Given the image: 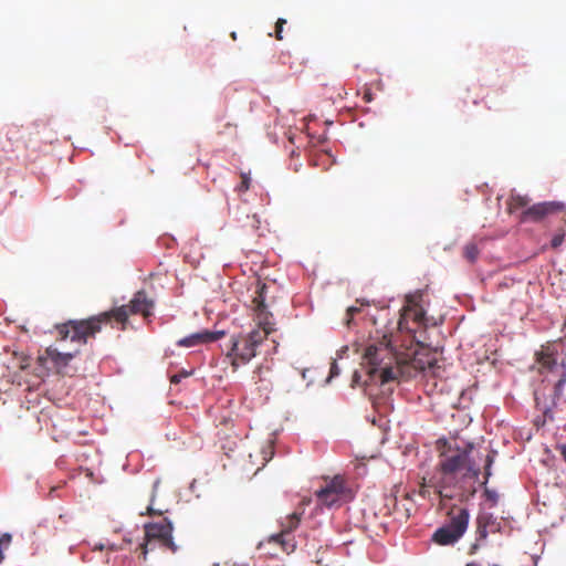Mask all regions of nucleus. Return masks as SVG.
Here are the masks:
<instances>
[{
  "instance_id": "nucleus-1",
  "label": "nucleus",
  "mask_w": 566,
  "mask_h": 566,
  "mask_svg": "<svg viewBox=\"0 0 566 566\" xmlns=\"http://www.w3.org/2000/svg\"><path fill=\"white\" fill-rule=\"evenodd\" d=\"M154 306V300L142 290L134 294L128 304L115 306L86 319H72L56 325V331L61 340L70 339L86 344L102 331V325L111 324L119 331H126L129 315L140 314L144 318H148L153 315Z\"/></svg>"
},
{
  "instance_id": "nucleus-2",
  "label": "nucleus",
  "mask_w": 566,
  "mask_h": 566,
  "mask_svg": "<svg viewBox=\"0 0 566 566\" xmlns=\"http://www.w3.org/2000/svg\"><path fill=\"white\" fill-rule=\"evenodd\" d=\"M473 444L469 443L464 448H460L446 439L437 441V450L439 452V462L437 471L440 478L437 483H432L436 493L441 497L451 499L452 495L444 494L443 491L450 488L465 489L467 480H478L480 469L470 459Z\"/></svg>"
},
{
  "instance_id": "nucleus-3",
  "label": "nucleus",
  "mask_w": 566,
  "mask_h": 566,
  "mask_svg": "<svg viewBox=\"0 0 566 566\" xmlns=\"http://www.w3.org/2000/svg\"><path fill=\"white\" fill-rule=\"evenodd\" d=\"M361 368L368 376L366 382L385 385L397 380L402 374V366L392 346V334L384 332L371 338L361 357Z\"/></svg>"
},
{
  "instance_id": "nucleus-4",
  "label": "nucleus",
  "mask_w": 566,
  "mask_h": 566,
  "mask_svg": "<svg viewBox=\"0 0 566 566\" xmlns=\"http://www.w3.org/2000/svg\"><path fill=\"white\" fill-rule=\"evenodd\" d=\"M265 339L266 333L261 329L231 335L226 345V358L230 360L233 370L249 364L259 354V348Z\"/></svg>"
},
{
  "instance_id": "nucleus-5",
  "label": "nucleus",
  "mask_w": 566,
  "mask_h": 566,
  "mask_svg": "<svg viewBox=\"0 0 566 566\" xmlns=\"http://www.w3.org/2000/svg\"><path fill=\"white\" fill-rule=\"evenodd\" d=\"M448 522L436 530L431 537L433 543L441 546L455 544L463 536L469 525L470 515L465 507L453 506L448 512Z\"/></svg>"
},
{
  "instance_id": "nucleus-6",
  "label": "nucleus",
  "mask_w": 566,
  "mask_h": 566,
  "mask_svg": "<svg viewBox=\"0 0 566 566\" xmlns=\"http://www.w3.org/2000/svg\"><path fill=\"white\" fill-rule=\"evenodd\" d=\"M145 539L146 542L140 545L144 558L149 551L154 549L156 543H158L161 547L171 551L172 553L177 551V546L172 539V525L167 518H164L157 523L146 524Z\"/></svg>"
},
{
  "instance_id": "nucleus-7",
  "label": "nucleus",
  "mask_w": 566,
  "mask_h": 566,
  "mask_svg": "<svg viewBox=\"0 0 566 566\" xmlns=\"http://www.w3.org/2000/svg\"><path fill=\"white\" fill-rule=\"evenodd\" d=\"M422 294L416 293L406 297V305L402 307L398 328L408 333H416L418 328L426 327L428 318L420 305Z\"/></svg>"
},
{
  "instance_id": "nucleus-8",
  "label": "nucleus",
  "mask_w": 566,
  "mask_h": 566,
  "mask_svg": "<svg viewBox=\"0 0 566 566\" xmlns=\"http://www.w3.org/2000/svg\"><path fill=\"white\" fill-rule=\"evenodd\" d=\"M303 513L304 509L301 512L296 511L287 515L281 522V532L279 534L271 535L264 543H261V546L265 544H273L279 546L283 553H293L296 548V541L292 535V532L298 527Z\"/></svg>"
},
{
  "instance_id": "nucleus-9",
  "label": "nucleus",
  "mask_w": 566,
  "mask_h": 566,
  "mask_svg": "<svg viewBox=\"0 0 566 566\" xmlns=\"http://www.w3.org/2000/svg\"><path fill=\"white\" fill-rule=\"evenodd\" d=\"M346 493V482L343 475L326 479V485L315 492L317 503L322 506L333 507L338 505Z\"/></svg>"
},
{
  "instance_id": "nucleus-10",
  "label": "nucleus",
  "mask_w": 566,
  "mask_h": 566,
  "mask_svg": "<svg viewBox=\"0 0 566 566\" xmlns=\"http://www.w3.org/2000/svg\"><path fill=\"white\" fill-rule=\"evenodd\" d=\"M265 284L261 285L253 297L252 304L254 308V322L256 326L253 329H261L266 333V337L274 331L273 315L268 311L265 305Z\"/></svg>"
},
{
  "instance_id": "nucleus-11",
  "label": "nucleus",
  "mask_w": 566,
  "mask_h": 566,
  "mask_svg": "<svg viewBox=\"0 0 566 566\" xmlns=\"http://www.w3.org/2000/svg\"><path fill=\"white\" fill-rule=\"evenodd\" d=\"M566 213V206L563 202L559 201H546V202H539L536 205H533L532 207L525 209L521 216L520 221L521 222H539L545 217L549 214L555 213Z\"/></svg>"
},
{
  "instance_id": "nucleus-12",
  "label": "nucleus",
  "mask_w": 566,
  "mask_h": 566,
  "mask_svg": "<svg viewBox=\"0 0 566 566\" xmlns=\"http://www.w3.org/2000/svg\"><path fill=\"white\" fill-rule=\"evenodd\" d=\"M537 364L539 373H556L559 378L555 384L556 390H560L566 382V375L563 367L557 364L556 354L549 348L543 349L537 354Z\"/></svg>"
},
{
  "instance_id": "nucleus-13",
  "label": "nucleus",
  "mask_w": 566,
  "mask_h": 566,
  "mask_svg": "<svg viewBox=\"0 0 566 566\" xmlns=\"http://www.w3.org/2000/svg\"><path fill=\"white\" fill-rule=\"evenodd\" d=\"M502 532V522L494 517L491 513H482L476 518V539L471 546V552L474 553L481 541L486 539L490 533Z\"/></svg>"
},
{
  "instance_id": "nucleus-14",
  "label": "nucleus",
  "mask_w": 566,
  "mask_h": 566,
  "mask_svg": "<svg viewBox=\"0 0 566 566\" xmlns=\"http://www.w3.org/2000/svg\"><path fill=\"white\" fill-rule=\"evenodd\" d=\"M224 336V332H210V331H203L198 332L195 334H191L187 337H184L177 342L178 346L182 347H193L200 344H208L216 342Z\"/></svg>"
},
{
  "instance_id": "nucleus-15",
  "label": "nucleus",
  "mask_w": 566,
  "mask_h": 566,
  "mask_svg": "<svg viewBox=\"0 0 566 566\" xmlns=\"http://www.w3.org/2000/svg\"><path fill=\"white\" fill-rule=\"evenodd\" d=\"M528 203L530 198L527 196L512 192L506 201L507 212L512 214L517 210L525 208Z\"/></svg>"
},
{
  "instance_id": "nucleus-16",
  "label": "nucleus",
  "mask_w": 566,
  "mask_h": 566,
  "mask_svg": "<svg viewBox=\"0 0 566 566\" xmlns=\"http://www.w3.org/2000/svg\"><path fill=\"white\" fill-rule=\"evenodd\" d=\"M46 354L54 364L60 366H66L74 357L71 353H60L57 349L52 348H48Z\"/></svg>"
},
{
  "instance_id": "nucleus-17",
  "label": "nucleus",
  "mask_w": 566,
  "mask_h": 566,
  "mask_svg": "<svg viewBox=\"0 0 566 566\" xmlns=\"http://www.w3.org/2000/svg\"><path fill=\"white\" fill-rule=\"evenodd\" d=\"M480 254V249L474 242H469L463 248V256L470 263H474Z\"/></svg>"
},
{
  "instance_id": "nucleus-18",
  "label": "nucleus",
  "mask_w": 566,
  "mask_h": 566,
  "mask_svg": "<svg viewBox=\"0 0 566 566\" xmlns=\"http://www.w3.org/2000/svg\"><path fill=\"white\" fill-rule=\"evenodd\" d=\"M495 454L496 452L495 451H492L491 453H489L486 455V459H485V467H484V481L482 482V484H486L488 483V480L489 478L491 476V467L494 462V458H495Z\"/></svg>"
},
{
  "instance_id": "nucleus-19",
  "label": "nucleus",
  "mask_w": 566,
  "mask_h": 566,
  "mask_svg": "<svg viewBox=\"0 0 566 566\" xmlns=\"http://www.w3.org/2000/svg\"><path fill=\"white\" fill-rule=\"evenodd\" d=\"M12 536L9 533H4L0 537V563H2L4 556H3V549L8 548L11 544Z\"/></svg>"
},
{
  "instance_id": "nucleus-20",
  "label": "nucleus",
  "mask_w": 566,
  "mask_h": 566,
  "mask_svg": "<svg viewBox=\"0 0 566 566\" xmlns=\"http://www.w3.org/2000/svg\"><path fill=\"white\" fill-rule=\"evenodd\" d=\"M250 182H251L250 174L241 172V182L237 187V190L240 192L248 191L250 188Z\"/></svg>"
},
{
  "instance_id": "nucleus-21",
  "label": "nucleus",
  "mask_w": 566,
  "mask_h": 566,
  "mask_svg": "<svg viewBox=\"0 0 566 566\" xmlns=\"http://www.w3.org/2000/svg\"><path fill=\"white\" fill-rule=\"evenodd\" d=\"M366 380H368V376L367 375H366V378L364 380H361L360 373L358 370H355L354 374H353V377H352V387L360 386V385L368 386V385L373 384L370 381L366 382Z\"/></svg>"
},
{
  "instance_id": "nucleus-22",
  "label": "nucleus",
  "mask_w": 566,
  "mask_h": 566,
  "mask_svg": "<svg viewBox=\"0 0 566 566\" xmlns=\"http://www.w3.org/2000/svg\"><path fill=\"white\" fill-rule=\"evenodd\" d=\"M432 483H437V480L436 479H430L429 481H427L424 478L422 479V482L420 483L419 485V494L421 496H426L427 492H428V489L429 488H432L434 489V486L430 485Z\"/></svg>"
},
{
  "instance_id": "nucleus-23",
  "label": "nucleus",
  "mask_w": 566,
  "mask_h": 566,
  "mask_svg": "<svg viewBox=\"0 0 566 566\" xmlns=\"http://www.w3.org/2000/svg\"><path fill=\"white\" fill-rule=\"evenodd\" d=\"M360 312V307L358 306H349L346 311L345 324L349 327L353 321V317Z\"/></svg>"
},
{
  "instance_id": "nucleus-24",
  "label": "nucleus",
  "mask_w": 566,
  "mask_h": 566,
  "mask_svg": "<svg viewBox=\"0 0 566 566\" xmlns=\"http://www.w3.org/2000/svg\"><path fill=\"white\" fill-rule=\"evenodd\" d=\"M286 24V20L285 19H277L276 23H275V36L277 40H282V30H283V25Z\"/></svg>"
},
{
  "instance_id": "nucleus-25",
  "label": "nucleus",
  "mask_w": 566,
  "mask_h": 566,
  "mask_svg": "<svg viewBox=\"0 0 566 566\" xmlns=\"http://www.w3.org/2000/svg\"><path fill=\"white\" fill-rule=\"evenodd\" d=\"M262 373H263V366L262 365L256 366L252 373V379H253L254 384H258L259 381L262 380Z\"/></svg>"
},
{
  "instance_id": "nucleus-26",
  "label": "nucleus",
  "mask_w": 566,
  "mask_h": 566,
  "mask_svg": "<svg viewBox=\"0 0 566 566\" xmlns=\"http://www.w3.org/2000/svg\"><path fill=\"white\" fill-rule=\"evenodd\" d=\"M339 375V368L337 366L336 360H333L329 369V376L327 378V381H329L332 378H335Z\"/></svg>"
},
{
  "instance_id": "nucleus-27",
  "label": "nucleus",
  "mask_w": 566,
  "mask_h": 566,
  "mask_svg": "<svg viewBox=\"0 0 566 566\" xmlns=\"http://www.w3.org/2000/svg\"><path fill=\"white\" fill-rule=\"evenodd\" d=\"M563 241H564V234L554 235L552 239V242H551L552 248H554V249L558 248L559 245H562Z\"/></svg>"
},
{
  "instance_id": "nucleus-28",
  "label": "nucleus",
  "mask_w": 566,
  "mask_h": 566,
  "mask_svg": "<svg viewBox=\"0 0 566 566\" xmlns=\"http://www.w3.org/2000/svg\"><path fill=\"white\" fill-rule=\"evenodd\" d=\"M485 495L488 500H491L493 503H496L497 501V494L494 491H491L489 489H485Z\"/></svg>"
},
{
  "instance_id": "nucleus-29",
  "label": "nucleus",
  "mask_w": 566,
  "mask_h": 566,
  "mask_svg": "<svg viewBox=\"0 0 566 566\" xmlns=\"http://www.w3.org/2000/svg\"><path fill=\"white\" fill-rule=\"evenodd\" d=\"M563 460L566 462V444H560L557 447Z\"/></svg>"
},
{
  "instance_id": "nucleus-30",
  "label": "nucleus",
  "mask_w": 566,
  "mask_h": 566,
  "mask_svg": "<svg viewBox=\"0 0 566 566\" xmlns=\"http://www.w3.org/2000/svg\"><path fill=\"white\" fill-rule=\"evenodd\" d=\"M436 366H437V363H436V361H434V363H428V367H427V368H426V367H421V369H422L423 371H427V370H428V371H431V370H432V373L434 374V368H436Z\"/></svg>"
},
{
  "instance_id": "nucleus-31",
  "label": "nucleus",
  "mask_w": 566,
  "mask_h": 566,
  "mask_svg": "<svg viewBox=\"0 0 566 566\" xmlns=\"http://www.w3.org/2000/svg\"><path fill=\"white\" fill-rule=\"evenodd\" d=\"M364 99L365 102L369 103L373 101V94L370 92V90H366L365 93H364Z\"/></svg>"
},
{
  "instance_id": "nucleus-32",
  "label": "nucleus",
  "mask_w": 566,
  "mask_h": 566,
  "mask_svg": "<svg viewBox=\"0 0 566 566\" xmlns=\"http://www.w3.org/2000/svg\"><path fill=\"white\" fill-rule=\"evenodd\" d=\"M146 514H147V515H155V514L160 515V514H161V512H157V511H155L151 506H148V507H147V510H146Z\"/></svg>"
},
{
  "instance_id": "nucleus-33",
  "label": "nucleus",
  "mask_w": 566,
  "mask_h": 566,
  "mask_svg": "<svg viewBox=\"0 0 566 566\" xmlns=\"http://www.w3.org/2000/svg\"><path fill=\"white\" fill-rule=\"evenodd\" d=\"M310 503H311V499H306L305 497V499L302 500L301 504H302V506H305V505H308Z\"/></svg>"
},
{
  "instance_id": "nucleus-34",
  "label": "nucleus",
  "mask_w": 566,
  "mask_h": 566,
  "mask_svg": "<svg viewBox=\"0 0 566 566\" xmlns=\"http://www.w3.org/2000/svg\"><path fill=\"white\" fill-rule=\"evenodd\" d=\"M179 381H180V378H179V376H178V375H174V376L171 377V382H179Z\"/></svg>"
},
{
  "instance_id": "nucleus-35",
  "label": "nucleus",
  "mask_w": 566,
  "mask_h": 566,
  "mask_svg": "<svg viewBox=\"0 0 566 566\" xmlns=\"http://www.w3.org/2000/svg\"><path fill=\"white\" fill-rule=\"evenodd\" d=\"M224 127H226V128H233V127H235V126H234V125H232L231 123H227V124L224 125Z\"/></svg>"
},
{
  "instance_id": "nucleus-36",
  "label": "nucleus",
  "mask_w": 566,
  "mask_h": 566,
  "mask_svg": "<svg viewBox=\"0 0 566 566\" xmlns=\"http://www.w3.org/2000/svg\"><path fill=\"white\" fill-rule=\"evenodd\" d=\"M231 38H232L233 40H235V39H237V34H235V32H232V33H231Z\"/></svg>"
},
{
  "instance_id": "nucleus-37",
  "label": "nucleus",
  "mask_w": 566,
  "mask_h": 566,
  "mask_svg": "<svg viewBox=\"0 0 566 566\" xmlns=\"http://www.w3.org/2000/svg\"><path fill=\"white\" fill-rule=\"evenodd\" d=\"M95 548H97V549H101V551H102V549L104 548V545L96 546Z\"/></svg>"
},
{
  "instance_id": "nucleus-38",
  "label": "nucleus",
  "mask_w": 566,
  "mask_h": 566,
  "mask_svg": "<svg viewBox=\"0 0 566 566\" xmlns=\"http://www.w3.org/2000/svg\"><path fill=\"white\" fill-rule=\"evenodd\" d=\"M467 566H479L478 564H474V563H470L468 564Z\"/></svg>"
}]
</instances>
